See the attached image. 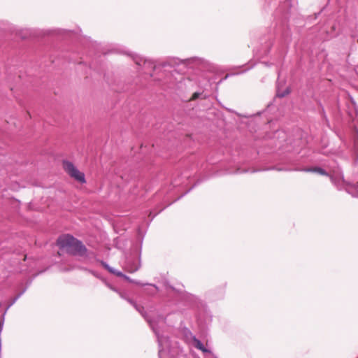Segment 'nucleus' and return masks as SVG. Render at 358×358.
Segmentation results:
<instances>
[{"instance_id":"423d86ee","label":"nucleus","mask_w":358,"mask_h":358,"mask_svg":"<svg viewBox=\"0 0 358 358\" xmlns=\"http://www.w3.org/2000/svg\"><path fill=\"white\" fill-rule=\"evenodd\" d=\"M131 57L134 63L141 71L152 76L151 72L154 71L155 68V63L152 59H147L137 54H134Z\"/></svg>"},{"instance_id":"9b49d317","label":"nucleus","mask_w":358,"mask_h":358,"mask_svg":"<svg viewBox=\"0 0 358 358\" xmlns=\"http://www.w3.org/2000/svg\"><path fill=\"white\" fill-rule=\"evenodd\" d=\"M143 285H144L143 286L147 285V286L150 287V288L145 289V292L149 295L153 296V295L156 294L157 292L159 291L158 287L155 285L149 284V283H146V284H143Z\"/></svg>"},{"instance_id":"a878e982","label":"nucleus","mask_w":358,"mask_h":358,"mask_svg":"<svg viewBox=\"0 0 358 358\" xmlns=\"http://www.w3.org/2000/svg\"><path fill=\"white\" fill-rule=\"evenodd\" d=\"M354 187L355 189V190L357 191V194L355 195L356 196H358V182H356L355 185H354Z\"/></svg>"},{"instance_id":"c85d7f7f","label":"nucleus","mask_w":358,"mask_h":358,"mask_svg":"<svg viewBox=\"0 0 358 358\" xmlns=\"http://www.w3.org/2000/svg\"><path fill=\"white\" fill-rule=\"evenodd\" d=\"M223 295H224V293H223V292L222 291V293L220 294V298H222V297H223Z\"/></svg>"},{"instance_id":"39448f33","label":"nucleus","mask_w":358,"mask_h":358,"mask_svg":"<svg viewBox=\"0 0 358 358\" xmlns=\"http://www.w3.org/2000/svg\"><path fill=\"white\" fill-rule=\"evenodd\" d=\"M285 137L286 134L283 130H277L274 134V138L279 140V144H280L282 141H285L284 144L280 145V148L282 150H285V152H294L298 153L304 145L303 141L301 138H297L293 141L291 139L285 140Z\"/></svg>"},{"instance_id":"cd10ccee","label":"nucleus","mask_w":358,"mask_h":358,"mask_svg":"<svg viewBox=\"0 0 358 358\" xmlns=\"http://www.w3.org/2000/svg\"><path fill=\"white\" fill-rule=\"evenodd\" d=\"M250 68H251V66H250V67H249V68H248L247 69H245V70H244V71H243L241 73L246 72V71H247L248 69H250Z\"/></svg>"},{"instance_id":"412c9836","label":"nucleus","mask_w":358,"mask_h":358,"mask_svg":"<svg viewBox=\"0 0 358 358\" xmlns=\"http://www.w3.org/2000/svg\"><path fill=\"white\" fill-rule=\"evenodd\" d=\"M111 273H113L114 275H116L117 276L122 277L123 278H124V277L125 275L122 272H121L120 271H117V270H116L115 268H114V272H111Z\"/></svg>"},{"instance_id":"dca6fc26","label":"nucleus","mask_w":358,"mask_h":358,"mask_svg":"<svg viewBox=\"0 0 358 358\" xmlns=\"http://www.w3.org/2000/svg\"><path fill=\"white\" fill-rule=\"evenodd\" d=\"M124 278L127 281H128V282H129L134 283V284H136V285H141V286H143V285H143V283H141L140 281L134 280H133V279L130 278L129 276H127V275H124Z\"/></svg>"},{"instance_id":"7c9ffc66","label":"nucleus","mask_w":358,"mask_h":358,"mask_svg":"<svg viewBox=\"0 0 358 358\" xmlns=\"http://www.w3.org/2000/svg\"><path fill=\"white\" fill-rule=\"evenodd\" d=\"M191 190H192V188H189V190H187V191H186V192H185V194H187V193H188V192H189V191H191Z\"/></svg>"},{"instance_id":"473e14b6","label":"nucleus","mask_w":358,"mask_h":358,"mask_svg":"<svg viewBox=\"0 0 358 358\" xmlns=\"http://www.w3.org/2000/svg\"><path fill=\"white\" fill-rule=\"evenodd\" d=\"M191 190H192V188H189V190H187V191H186V192H185V194H187V193H188V192H189V191H191Z\"/></svg>"},{"instance_id":"ddd939ff","label":"nucleus","mask_w":358,"mask_h":358,"mask_svg":"<svg viewBox=\"0 0 358 358\" xmlns=\"http://www.w3.org/2000/svg\"><path fill=\"white\" fill-rule=\"evenodd\" d=\"M206 97V95L203 94V92H194L192 96V98L191 99L192 100H196L197 99H205Z\"/></svg>"},{"instance_id":"bb28decb","label":"nucleus","mask_w":358,"mask_h":358,"mask_svg":"<svg viewBox=\"0 0 358 358\" xmlns=\"http://www.w3.org/2000/svg\"><path fill=\"white\" fill-rule=\"evenodd\" d=\"M173 186H174V187H176V186H178L179 184H178V183H177V182H176V181H174V182H173Z\"/></svg>"},{"instance_id":"c9c22d12","label":"nucleus","mask_w":358,"mask_h":358,"mask_svg":"<svg viewBox=\"0 0 358 358\" xmlns=\"http://www.w3.org/2000/svg\"><path fill=\"white\" fill-rule=\"evenodd\" d=\"M213 358H217L214 354H213Z\"/></svg>"},{"instance_id":"2eb2a0df","label":"nucleus","mask_w":358,"mask_h":358,"mask_svg":"<svg viewBox=\"0 0 358 358\" xmlns=\"http://www.w3.org/2000/svg\"><path fill=\"white\" fill-rule=\"evenodd\" d=\"M289 93V90L288 88H287L286 90H285L284 91L282 92H280V90H279V88H278L277 90V96L278 97H284L286 95H287Z\"/></svg>"},{"instance_id":"1a4fd4ad","label":"nucleus","mask_w":358,"mask_h":358,"mask_svg":"<svg viewBox=\"0 0 358 358\" xmlns=\"http://www.w3.org/2000/svg\"><path fill=\"white\" fill-rule=\"evenodd\" d=\"M187 331L188 332V334H190V336L192 338L193 345L196 348L200 350L201 351H202L203 352L204 358H213V353L210 350H208L203 345V344L201 343V341L200 340L197 339L194 336H192V333L188 329H187Z\"/></svg>"},{"instance_id":"e433bc0d","label":"nucleus","mask_w":358,"mask_h":358,"mask_svg":"<svg viewBox=\"0 0 358 358\" xmlns=\"http://www.w3.org/2000/svg\"><path fill=\"white\" fill-rule=\"evenodd\" d=\"M358 358V357H357Z\"/></svg>"},{"instance_id":"aec40b11","label":"nucleus","mask_w":358,"mask_h":358,"mask_svg":"<svg viewBox=\"0 0 358 358\" xmlns=\"http://www.w3.org/2000/svg\"><path fill=\"white\" fill-rule=\"evenodd\" d=\"M270 170H276V171H288V169H287L279 168V167H277V166H271V167L267 168L266 169H264V171H270Z\"/></svg>"},{"instance_id":"20e7f679","label":"nucleus","mask_w":358,"mask_h":358,"mask_svg":"<svg viewBox=\"0 0 358 358\" xmlns=\"http://www.w3.org/2000/svg\"><path fill=\"white\" fill-rule=\"evenodd\" d=\"M181 63L186 66L187 68L192 69H197L201 71H213L215 69V66L213 64L210 63L209 61L198 57H193L190 58H187L185 59H173L172 61L164 62L163 66H169L171 65L172 63L173 64H178Z\"/></svg>"},{"instance_id":"a211bd4d","label":"nucleus","mask_w":358,"mask_h":358,"mask_svg":"<svg viewBox=\"0 0 358 358\" xmlns=\"http://www.w3.org/2000/svg\"><path fill=\"white\" fill-rule=\"evenodd\" d=\"M256 171H257L255 170V169L249 170V169H242L238 168L237 169V171H236V173H248V172L255 173Z\"/></svg>"},{"instance_id":"f704fd0d","label":"nucleus","mask_w":358,"mask_h":358,"mask_svg":"<svg viewBox=\"0 0 358 358\" xmlns=\"http://www.w3.org/2000/svg\"><path fill=\"white\" fill-rule=\"evenodd\" d=\"M156 215H154L153 216H152V217L150 218V221L153 220L154 217Z\"/></svg>"},{"instance_id":"f8f14e48","label":"nucleus","mask_w":358,"mask_h":358,"mask_svg":"<svg viewBox=\"0 0 358 358\" xmlns=\"http://www.w3.org/2000/svg\"><path fill=\"white\" fill-rule=\"evenodd\" d=\"M10 29V23L6 20H0V31Z\"/></svg>"},{"instance_id":"b1692460","label":"nucleus","mask_w":358,"mask_h":358,"mask_svg":"<svg viewBox=\"0 0 358 358\" xmlns=\"http://www.w3.org/2000/svg\"><path fill=\"white\" fill-rule=\"evenodd\" d=\"M11 306H10V304H8V305L7 306V307H6V309H5V310L3 311V313H2V315H2V317H5V315H6V313H7L8 310Z\"/></svg>"},{"instance_id":"9d476101","label":"nucleus","mask_w":358,"mask_h":358,"mask_svg":"<svg viewBox=\"0 0 358 358\" xmlns=\"http://www.w3.org/2000/svg\"><path fill=\"white\" fill-rule=\"evenodd\" d=\"M296 171H303V172H311L316 173L321 176H329V173L322 168L319 166H313V167H307L303 168L301 169H295Z\"/></svg>"},{"instance_id":"f257e3e1","label":"nucleus","mask_w":358,"mask_h":358,"mask_svg":"<svg viewBox=\"0 0 358 358\" xmlns=\"http://www.w3.org/2000/svg\"><path fill=\"white\" fill-rule=\"evenodd\" d=\"M172 291L173 293L169 294L171 299L163 305L160 312L155 317H150L145 312L144 307L128 297L126 293L119 291L117 294L122 299L130 303L148 322L158 342L159 358H189L187 352L180 343L175 339H171L164 334L162 329L167 317L171 315L180 317L184 310L182 306L195 309L197 311L198 319L203 320L205 323L210 322L213 315L206 303L197 296L187 292H176L174 289H172Z\"/></svg>"},{"instance_id":"7ed1b4c3","label":"nucleus","mask_w":358,"mask_h":358,"mask_svg":"<svg viewBox=\"0 0 358 358\" xmlns=\"http://www.w3.org/2000/svg\"><path fill=\"white\" fill-rule=\"evenodd\" d=\"M57 243L61 250H65L66 253L79 257H86L87 249L83 242L72 235L64 234L60 236Z\"/></svg>"},{"instance_id":"6ab92c4d","label":"nucleus","mask_w":358,"mask_h":358,"mask_svg":"<svg viewBox=\"0 0 358 358\" xmlns=\"http://www.w3.org/2000/svg\"><path fill=\"white\" fill-rule=\"evenodd\" d=\"M24 292V290L19 293L17 296H15L10 302V306H13L17 301V299L23 294Z\"/></svg>"},{"instance_id":"393cba45","label":"nucleus","mask_w":358,"mask_h":358,"mask_svg":"<svg viewBox=\"0 0 358 358\" xmlns=\"http://www.w3.org/2000/svg\"><path fill=\"white\" fill-rule=\"evenodd\" d=\"M4 320H5V317H1L0 319V331H1V329L3 328Z\"/></svg>"},{"instance_id":"4be33fe9","label":"nucleus","mask_w":358,"mask_h":358,"mask_svg":"<svg viewBox=\"0 0 358 358\" xmlns=\"http://www.w3.org/2000/svg\"><path fill=\"white\" fill-rule=\"evenodd\" d=\"M85 271H87L90 273L92 274L94 276L96 277V278H99V275L97 274V273L93 270H90V269H87V268H84Z\"/></svg>"},{"instance_id":"72a5a7b5","label":"nucleus","mask_w":358,"mask_h":358,"mask_svg":"<svg viewBox=\"0 0 358 358\" xmlns=\"http://www.w3.org/2000/svg\"><path fill=\"white\" fill-rule=\"evenodd\" d=\"M191 190H192V188H189V190H187V191H186V192H185V194H187V193H188V192H189V191H191Z\"/></svg>"},{"instance_id":"f3484780","label":"nucleus","mask_w":358,"mask_h":358,"mask_svg":"<svg viewBox=\"0 0 358 358\" xmlns=\"http://www.w3.org/2000/svg\"><path fill=\"white\" fill-rule=\"evenodd\" d=\"M52 34H59V35H63L68 32L67 30L65 29H56L50 31Z\"/></svg>"},{"instance_id":"2f4dec72","label":"nucleus","mask_w":358,"mask_h":358,"mask_svg":"<svg viewBox=\"0 0 358 358\" xmlns=\"http://www.w3.org/2000/svg\"><path fill=\"white\" fill-rule=\"evenodd\" d=\"M191 190H192V188H189V190H187V191H186V192H185V194H187V193H188V192H189V191H191Z\"/></svg>"},{"instance_id":"f03ea898","label":"nucleus","mask_w":358,"mask_h":358,"mask_svg":"<svg viewBox=\"0 0 358 358\" xmlns=\"http://www.w3.org/2000/svg\"><path fill=\"white\" fill-rule=\"evenodd\" d=\"M264 8L272 10L271 28L274 40L264 37L255 50V55L259 59L269 58L262 62L266 66L281 64L287 53L292 42V34L289 24V19L296 13V0H264Z\"/></svg>"},{"instance_id":"0eeeda50","label":"nucleus","mask_w":358,"mask_h":358,"mask_svg":"<svg viewBox=\"0 0 358 358\" xmlns=\"http://www.w3.org/2000/svg\"><path fill=\"white\" fill-rule=\"evenodd\" d=\"M63 166L65 171L73 178L76 180L77 181L84 183L85 182V175L83 173L80 172L73 164V163L69 161L63 162Z\"/></svg>"},{"instance_id":"6e6552de","label":"nucleus","mask_w":358,"mask_h":358,"mask_svg":"<svg viewBox=\"0 0 358 358\" xmlns=\"http://www.w3.org/2000/svg\"><path fill=\"white\" fill-rule=\"evenodd\" d=\"M141 263L138 257L133 256L127 257L125 262V269L127 272L134 273L139 269Z\"/></svg>"},{"instance_id":"5701e85b","label":"nucleus","mask_w":358,"mask_h":358,"mask_svg":"<svg viewBox=\"0 0 358 358\" xmlns=\"http://www.w3.org/2000/svg\"><path fill=\"white\" fill-rule=\"evenodd\" d=\"M107 285V287L110 289L111 290L118 293L119 290L117 289H116L115 287H113V285H111L109 283H106V284Z\"/></svg>"},{"instance_id":"c756f323","label":"nucleus","mask_w":358,"mask_h":358,"mask_svg":"<svg viewBox=\"0 0 358 358\" xmlns=\"http://www.w3.org/2000/svg\"><path fill=\"white\" fill-rule=\"evenodd\" d=\"M191 190H192V188H189V190H187V191H186V192H185V194H187V193H188V192H189V191H191Z\"/></svg>"},{"instance_id":"4468645a","label":"nucleus","mask_w":358,"mask_h":358,"mask_svg":"<svg viewBox=\"0 0 358 358\" xmlns=\"http://www.w3.org/2000/svg\"><path fill=\"white\" fill-rule=\"evenodd\" d=\"M100 264L105 269H106L110 273L111 272H114V268L110 266L106 262L101 260L100 261Z\"/></svg>"}]
</instances>
